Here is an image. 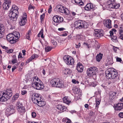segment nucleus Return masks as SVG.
<instances>
[{"label": "nucleus", "mask_w": 123, "mask_h": 123, "mask_svg": "<svg viewBox=\"0 0 123 123\" xmlns=\"http://www.w3.org/2000/svg\"><path fill=\"white\" fill-rule=\"evenodd\" d=\"M32 87L37 90H41L43 89L44 87L43 84L40 81L39 82L32 83Z\"/></svg>", "instance_id": "8"}, {"label": "nucleus", "mask_w": 123, "mask_h": 123, "mask_svg": "<svg viewBox=\"0 0 123 123\" xmlns=\"http://www.w3.org/2000/svg\"><path fill=\"white\" fill-rule=\"evenodd\" d=\"M104 24L106 27L109 28H111V21L109 19L105 20L104 21Z\"/></svg>", "instance_id": "18"}, {"label": "nucleus", "mask_w": 123, "mask_h": 123, "mask_svg": "<svg viewBox=\"0 0 123 123\" xmlns=\"http://www.w3.org/2000/svg\"><path fill=\"white\" fill-rule=\"evenodd\" d=\"M0 32L3 33L5 32V27L3 24H0Z\"/></svg>", "instance_id": "36"}, {"label": "nucleus", "mask_w": 123, "mask_h": 123, "mask_svg": "<svg viewBox=\"0 0 123 123\" xmlns=\"http://www.w3.org/2000/svg\"><path fill=\"white\" fill-rule=\"evenodd\" d=\"M115 2V0H109L108 1L107 3V7L110 9L111 8H115L116 5H117Z\"/></svg>", "instance_id": "14"}, {"label": "nucleus", "mask_w": 123, "mask_h": 123, "mask_svg": "<svg viewBox=\"0 0 123 123\" xmlns=\"http://www.w3.org/2000/svg\"><path fill=\"white\" fill-rule=\"evenodd\" d=\"M63 122H64L65 123H70L71 122V120L68 118H63L62 119Z\"/></svg>", "instance_id": "37"}, {"label": "nucleus", "mask_w": 123, "mask_h": 123, "mask_svg": "<svg viewBox=\"0 0 123 123\" xmlns=\"http://www.w3.org/2000/svg\"><path fill=\"white\" fill-rule=\"evenodd\" d=\"M6 38L8 41L11 44L14 43L18 41V39L16 38L15 35L12 33L7 35Z\"/></svg>", "instance_id": "5"}, {"label": "nucleus", "mask_w": 123, "mask_h": 123, "mask_svg": "<svg viewBox=\"0 0 123 123\" xmlns=\"http://www.w3.org/2000/svg\"><path fill=\"white\" fill-rule=\"evenodd\" d=\"M16 106L18 107V108H20L23 107L22 105L20 102H18L16 104Z\"/></svg>", "instance_id": "43"}, {"label": "nucleus", "mask_w": 123, "mask_h": 123, "mask_svg": "<svg viewBox=\"0 0 123 123\" xmlns=\"http://www.w3.org/2000/svg\"><path fill=\"white\" fill-rule=\"evenodd\" d=\"M76 69L78 72L81 73L83 70L84 67L81 63L78 62L76 66Z\"/></svg>", "instance_id": "19"}, {"label": "nucleus", "mask_w": 123, "mask_h": 123, "mask_svg": "<svg viewBox=\"0 0 123 123\" xmlns=\"http://www.w3.org/2000/svg\"><path fill=\"white\" fill-rule=\"evenodd\" d=\"M18 11H15V12L10 11L9 16L10 19L12 21H16L18 17Z\"/></svg>", "instance_id": "9"}, {"label": "nucleus", "mask_w": 123, "mask_h": 123, "mask_svg": "<svg viewBox=\"0 0 123 123\" xmlns=\"http://www.w3.org/2000/svg\"><path fill=\"white\" fill-rule=\"evenodd\" d=\"M105 72L106 76L108 79H115L118 77V72L113 68H109Z\"/></svg>", "instance_id": "1"}, {"label": "nucleus", "mask_w": 123, "mask_h": 123, "mask_svg": "<svg viewBox=\"0 0 123 123\" xmlns=\"http://www.w3.org/2000/svg\"><path fill=\"white\" fill-rule=\"evenodd\" d=\"M37 104L39 106L41 107L44 106L45 104V102L44 101H41L40 99L37 101Z\"/></svg>", "instance_id": "27"}, {"label": "nucleus", "mask_w": 123, "mask_h": 123, "mask_svg": "<svg viewBox=\"0 0 123 123\" xmlns=\"http://www.w3.org/2000/svg\"><path fill=\"white\" fill-rule=\"evenodd\" d=\"M45 14L44 13H43L42 15H41L40 17V19L41 20V21H43V19L44 17Z\"/></svg>", "instance_id": "45"}, {"label": "nucleus", "mask_w": 123, "mask_h": 123, "mask_svg": "<svg viewBox=\"0 0 123 123\" xmlns=\"http://www.w3.org/2000/svg\"><path fill=\"white\" fill-rule=\"evenodd\" d=\"M1 46L3 49H5V50H6V49H7L8 47H6L4 46H3L2 45H1Z\"/></svg>", "instance_id": "64"}, {"label": "nucleus", "mask_w": 123, "mask_h": 123, "mask_svg": "<svg viewBox=\"0 0 123 123\" xmlns=\"http://www.w3.org/2000/svg\"><path fill=\"white\" fill-rule=\"evenodd\" d=\"M35 8V7L32 6L31 4H30L28 7V9L29 10H31V9H34Z\"/></svg>", "instance_id": "46"}, {"label": "nucleus", "mask_w": 123, "mask_h": 123, "mask_svg": "<svg viewBox=\"0 0 123 123\" xmlns=\"http://www.w3.org/2000/svg\"><path fill=\"white\" fill-rule=\"evenodd\" d=\"M15 107L13 105H11L9 107L6 109L5 113L9 115L13 114L15 112Z\"/></svg>", "instance_id": "15"}, {"label": "nucleus", "mask_w": 123, "mask_h": 123, "mask_svg": "<svg viewBox=\"0 0 123 123\" xmlns=\"http://www.w3.org/2000/svg\"><path fill=\"white\" fill-rule=\"evenodd\" d=\"M32 79H33V81L32 82V83H35V82H39L40 81L39 79L37 77L34 76L33 77Z\"/></svg>", "instance_id": "31"}, {"label": "nucleus", "mask_w": 123, "mask_h": 123, "mask_svg": "<svg viewBox=\"0 0 123 123\" xmlns=\"http://www.w3.org/2000/svg\"><path fill=\"white\" fill-rule=\"evenodd\" d=\"M52 6L51 5H50L49 6V8L48 9V12L49 13H51V12L52 9Z\"/></svg>", "instance_id": "53"}, {"label": "nucleus", "mask_w": 123, "mask_h": 123, "mask_svg": "<svg viewBox=\"0 0 123 123\" xmlns=\"http://www.w3.org/2000/svg\"><path fill=\"white\" fill-rule=\"evenodd\" d=\"M52 43V44L54 45H56L57 44V43L56 41L54 40H51V41Z\"/></svg>", "instance_id": "42"}, {"label": "nucleus", "mask_w": 123, "mask_h": 123, "mask_svg": "<svg viewBox=\"0 0 123 123\" xmlns=\"http://www.w3.org/2000/svg\"><path fill=\"white\" fill-rule=\"evenodd\" d=\"M97 100L98 99H96V107H97L98 106V105L100 103V100H98V101Z\"/></svg>", "instance_id": "47"}, {"label": "nucleus", "mask_w": 123, "mask_h": 123, "mask_svg": "<svg viewBox=\"0 0 123 123\" xmlns=\"http://www.w3.org/2000/svg\"><path fill=\"white\" fill-rule=\"evenodd\" d=\"M5 51L8 53H10L13 52V49H9L8 47L7 49H6Z\"/></svg>", "instance_id": "41"}, {"label": "nucleus", "mask_w": 123, "mask_h": 123, "mask_svg": "<svg viewBox=\"0 0 123 123\" xmlns=\"http://www.w3.org/2000/svg\"><path fill=\"white\" fill-rule=\"evenodd\" d=\"M38 57V56L34 54L32 55L28 60L26 62L28 63L31 61L32 60L34 59H36Z\"/></svg>", "instance_id": "26"}, {"label": "nucleus", "mask_w": 123, "mask_h": 123, "mask_svg": "<svg viewBox=\"0 0 123 123\" xmlns=\"http://www.w3.org/2000/svg\"><path fill=\"white\" fill-rule=\"evenodd\" d=\"M63 73L65 74H70L72 72V71L69 69H66L63 71Z\"/></svg>", "instance_id": "35"}, {"label": "nucleus", "mask_w": 123, "mask_h": 123, "mask_svg": "<svg viewBox=\"0 0 123 123\" xmlns=\"http://www.w3.org/2000/svg\"><path fill=\"white\" fill-rule=\"evenodd\" d=\"M12 95V91L11 89H8L5 92L0 93V101L4 102L6 101Z\"/></svg>", "instance_id": "2"}, {"label": "nucleus", "mask_w": 123, "mask_h": 123, "mask_svg": "<svg viewBox=\"0 0 123 123\" xmlns=\"http://www.w3.org/2000/svg\"><path fill=\"white\" fill-rule=\"evenodd\" d=\"M95 6L92 3H90L86 4V6L85 7V9L87 11L93 10L94 9Z\"/></svg>", "instance_id": "17"}, {"label": "nucleus", "mask_w": 123, "mask_h": 123, "mask_svg": "<svg viewBox=\"0 0 123 123\" xmlns=\"http://www.w3.org/2000/svg\"><path fill=\"white\" fill-rule=\"evenodd\" d=\"M17 109L18 112L21 115L24 114L25 111V108L23 106L20 108H17Z\"/></svg>", "instance_id": "25"}, {"label": "nucleus", "mask_w": 123, "mask_h": 123, "mask_svg": "<svg viewBox=\"0 0 123 123\" xmlns=\"http://www.w3.org/2000/svg\"><path fill=\"white\" fill-rule=\"evenodd\" d=\"M11 5H9L8 3L4 2L3 5V9L5 10H7Z\"/></svg>", "instance_id": "28"}, {"label": "nucleus", "mask_w": 123, "mask_h": 123, "mask_svg": "<svg viewBox=\"0 0 123 123\" xmlns=\"http://www.w3.org/2000/svg\"><path fill=\"white\" fill-rule=\"evenodd\" d=\"M40 35H41V37L42 38H44L43 35V29H41L39 33L38 34V37H40Z\"/></svg>", "instance_id": "39"}, {"label": "nucleus", "mask_w": 123, "mask_h": 123, "mask_svg": "<svg viewBox=\"0 0 123 123\" xmlns=\"http://www.w3.org/2000/svg\"><path fill=\"white\" fill-rule=\"evenodd\" d=\"M26 34L31 35V32L30 30H29L27 32Z\"/></svg>", "instance_id": "56"}, {"label": "nucleus", "mask_w": 123, "mask_h": 123, "mask_svg": "<svg viewBox=\"0 0 123 123\" xmlns=\"http://www.w3.org/2000/svg\"><path fill=\"white\" fill-rule=\"evenodd\" d=\"M50 83L52 87L59 88H62L63 87L62 81L58 78H56L53 79L50 81Z\"/></svg>", "instance_id": "3"}, {"label": "nucleus", "mask_w": 123, "mask_h": 123, "mask_svg": "<svg viewBox=\"0 0 123 123\" xmlns=\"http://www.w3.org/2000/svg\"><path fill=\"white\" fill-rule=\"evenodd\" d=\"M31 115L32 117L33 118H34L36 116V114L35 112H33L32 113Z\"/></svg>", "instance_id": "52"}, {"label": "nucleus", "mask_w": 123, "mask_h": 123, "mask_svg": "<svg viewBox=\"0 0 123 123\" xmlns=\"http://www.w3.org/2000/svg\"><path fill=\"white\" fill-rule=\"evenodd\" d=\"M63 59L64 62L68 65H73L74 62V59L69 56H64Z\"/></svg>", "instance_id": "7"}, {"label": "nucleus", "mask_w": 123, "mask_h": 123, "mask_svg": "<svg viewBox=\"0 0 123 123\" xmlns=\"http://www.w3.org/2000/svg\"><path fill=\"white\" fill-rule=\"evenodd\" d=\"M56 9L58 12L64 13L67 15H68L69 14V12L68 10L62 5H57L56 6Z\"/></svg>", "instance_id": "6"}, {"label": "nucleus", "mask_w": 123, "mask_h": 123, "mask_svg": "<svg viewBox=\"0 0 123 123\" xmlns=\"http://www.w3.org/2000/svg\"><path fill=\"white\" fill-rule=\"evenodd\" d=\"M17 61H18L16 59H15L12 60V62L13 64H14L17 63Z\"/></svg>", "instance_id": "51"}, {"label": "nucleus", "mask_w": 123, "mask_h": 123, "mask_svg": "<svg viewBox=\"0 0 123 123\" xmlns=\"http://www.w3.org/2000/svg\"><path fill=\"white\" fill-rule=\"evenodd\" d=\"M119 117L121 118H123V112H121L119 113Z\"/></svg>", "instance_id": "50"}, {"label": "nucleus", "mask_w": 123, "mask_h": 123, "mask_svg": "<svg viewBox=\"0 0 123 123\" xmlns=\"http://www.w3.org/2000/svg\"><path fill=\"white\" fill-rule=\"evenodd\" d=\"M19 97V94L18 93H16L13 96L12 99L14 100H16Z\"/></svg>", "instance_id": "40"}, {"label": "nucleus", "mask_w": 123, "mask_h": 123, "mask_svg": "<svg viewBox=\"0 0 123 123\" xmlns=\"http://www.w3.org/2000/svg\"><path fill=\"white\" fill-rule=\"evenodd\" d=\"M57 108L59 110L61 111H63L62 112L67 111V109L65 106H62L61 105H58L57 106Z\"/></svg>", "instance_id": "22"}, {"label": "nucleus", "mask_w": 123, "mask_h": 123, "mask_svg": "<svg viewBox=\"0 0 123 123\" xmlns=\"http://www.w3.org/2000/svg\"><path fill=\"white\" fill-rule=\"evenodd\" d=\"M123 107V103L120 102L118 103L115 107V109L116 110H120L122 109Z\"/></svg>", "instance_id": "23"}, {"label": "nucleus", "mask_w": 123, "mask_h": 123, "mask_svg": "<svg viewBox=\"0 0 123 123\" xmlns=\"http://www.w3.org/2000/svg\"><path fill=\"white\" fill-rule=\"evenodd\" d=\"M22 54L21 53H19V55L18 56V58H22Z\"/></svg>", "instance_id": "60"}, {"label": "nucleus", "mask_w": 123, "mask_h": 123, "mask_svg": "<svg viewBox=\"0 0 123 123\" xmlns=\"http://www.w3.org/2000/svg\"><path fill=\"white\" fill-rule=\"evenodd\" d=\"M21 92V93L23 95H24L27 93L26 91L25 90H23Z\"/></svg>", "instance_id": "59"}, {"label": "nucleus", "mask_w": 123, "mask_h": 123, "mask_svg": "<svg viewBox=\"0 0 123 123\" xmlns=\"http://www.w3.org/2000/svg\"><path fill=\"white\" fill-rule=\"evenodd\" d=\"M93 35L96 38L100 37L103 36V30H96L94 31Z\"/></svg>", "instance_id": "13"}, {"label": "nucleus", "mask_w": 123, "mask_h": 123, "mask_svg": "<svg viewBox=\"0 0 123 123\" xmlns=\"http://www.w3.org/2000/svg\"><path fill=\"white\" fill-rule=\"evenodd\" d=\"M82 28H87L88 26V24L87 22L85 21H82Z\"/></svg>", "instance_id": "33"}, {"label": "nucleus", "mask_w": 123, "mask_h": 123, "mask_svg": "<svg viewBox=\"0 0 123 123\" xmlns=\"http://www.w3.org/2000/svg\"><path fill=\"white\" fill-rule=\"evenodd\" d=\"M27 15L26 13L24 14L23 16H22L20 17L19 20V23L21 26L25 25L26 23Z\"/></svg>", "instance_id": "11"}, {"label": "nucleus", "mask_w": 123, "mask_h": 123, "mask_svg": "<svg viewBox=\"0 0 123 123\" xmlns=\"http://www.w3.org/2000/svg\"><path fill=\"white\" fill-rule=\"evenodd\" d=\"M82 21L80 20H76L74 23V26L76 28L78 29L82 28Z\"/></svg>", "instance_id": "16"}, {"label": "nucleus", "mask_w": 123, "mask_h": 123, "mask_svg": "<svg viewBox=\"0 0 123 123\" xmlns=\"http://www.w3.org/2000/svg\"><path fill=\"white\" fill-rule=\"evenodd\" d=\"M63 102L67 105H68L71 102L69 97H64L63 98Z\"/></svg>", "instance_id": "24"}, {"label": "nucleus", "mask_w": 123, "mask_h": 123, "mask_svg": "<svg viewBox=\"0 0 123 123\" xmlns=\"http://www.w3.org/2000/svg\"><path fill=\"white\" fill-rule=\"evenodd\" d=\"M76 47L77 48H79L80 46V43H78V44H77L76 43Z\"/></svg>", "instance_id": "55"}, {"label": "nucleus", "mask_w": 123, "mask_h": 123, "mask_svg": "<svg viewBox=\"0 0 123 123\" xmlns=\"http://www.w3.org/2000/svg\"><path fill=\"white\" fill-rule=\"evenodd\" d=\"M53 21L55 22V24H54L57 26L59 23L62 22L63 20L62 17L57 15L54 16L53 18Z\"/></svg>", "instance_id": "10"}, {"label": "nucleus", "mask_w": 123, "mask_h": 123, "mask_svg": "<svg viewBox=\"0 0 123 123\" xmlns=\"http://www.w3.org/2000/svg\"><path fill=\"white\" fill-rule=\"evenodd\" d=\"M117 47H115V46H113V49L114 51L115 52H116L117 51Z\"/></svg>", "instance_id": "62"}, {"label": "nucleus", "mask_w": 123, "mask_h": 123, "mask_svg": "<svg viewBox=\"0 0 123 123\" xmlns=\"http://www.w3.org/2000/svg\"><path fill=\"white\" fill-rule=\"evenodd\" d=\"M116 61L117 62H121L122 61V60L120 58L117 57L116 58Z\"/></svg>", "instance_id": "54"}, {"label": "nucleus", "mask_w": 123, "mask_h": 123, "mask_svg": "<svg viewBox=\"0 0 123 123\" xmlns=\"http://www.w3.org/2000/svg\"><path fill=\"white\" fill-rule=\"evenodd\" d=\"M120 5L119 4H117V5H116V6H115V8H118L120 7Z\"/></svg>", "instance_id": "58"}, {"label": "nucleus", "mask_w": 123, "mask_h": 123, "mask_svg": "<svg viewBox=\"0 0 123 123\" xmlns=\"http://www.w3.org/2000/svg\"><path fill=\"white\" fill-rule=\"evenodd\" d=\"M40 94L36 93H34L31 96V99L34 103L37 104V101L40 99Z\"/></svg>", "instance_id": "12"}, {"label": "nucleus", "mask_w": 123, "mask_h": 123, "mask_svg": "<svg viewBox=\"0 0 123 123\" xmlns=\"http://www.w3.org/2000/svg\"><path fill=\"white\" fill-rule=\"evenodd\" d=\"M94 115V113L92 111H91L90 112L89 115L90 116H93Z\"/></svg>", "instance_id": "63"}, {"label": "nucleus", "mask_w": 123, "mask_h": 123, "mask_svg": "<svg viewBox=\"0 0 123 123\" xmlns=\"http://www.w3.org/2000/svg\"><path fill=\"white\" fill-rule=\"evenodd\" d=\"M103 54L100 53L98 55H97L96 57V60L98 62H99L102 59Z\"/></svg>", "instance_id": "30"}, {"label": "nucleus", "mask_w": 123, "mask_h": 123, "mask_svg": "<svg viewBox=\"0 0 123 123\" xmlns=\"http://www.w3.org/2000/svg\"><path fill=\"white\" fill-rule=\"evenodd\" d=\"M113 63L112 59H111L108 62V64L109 65H111Z\"/></svg>", "instance_id": "48"}, {"label": "nucleus", "mask_w": 123, "mask_h": 123, "mask_svg": "<svg viewBox=\"0 0 123 123\" xmlns=\"http://www.w3.org/2000/svg\"><path fill=\"white\" fill-rule=\"evenodd\" d=\"M110 33L111 37L112 40L113 41L116 40L117 38V37L115 35H114L113 33L112 32V31H110Z\"/></svg>", "instance_id": "29"}, {"label": "nucleus", "mask_w": 123, "mask_h": 123, "mask_svg": "<svg viewBox=\"0 0 123 123\" xmlns=\"http://www.w3.org/2000/svg\"><path fill=\"white\" fill-rule=\"evenodd\" d=\"M52 49V48L49 46H46L45 48V50L46 52L50 51Z\"/></svg>", "instance_id": "38"}, {"label": "nucleus", "mask_w": 123, "mask_h": 123, "mask_svg": "<svg viewBox=\"0 0 123 123\" xmlns=\"http://www.w3.org/2000/svg\"><path fill=\"white\" fill-rule=\"evenodd\" d=\"M31 35H28L27 34H26V39L28 40L30 39V36Z\"/></svg>", "instance_id": "57"}, {"label": "nucleus", "mask_w": 123, "mask_h": 123, "mask_svg": "<svg viewBox=\"0 0 123 123\" xmlns=\"http://www.w3.org/2000/svg\"><path fill=\"white\" fill-rule=\"evenodd\" d=\"M18 8L16 6L13 5L12 6V8L10 11L15 12L16 11H18Z\"/></svg>", "instance_id": "34"}, {"label": "nucleus", "mask_w": 123, "mask_h": 123, "mask_svg": "<svg viewBox=\"0 0 123 123\" xmlns=\"http://www.w3.org/2000/svg\"><path fill=\"white\" fill-rule=\"evenodd\" d=\"M119 34L120 35V38L123 40V25H121L119 26Z\"/></svg>", "instance_id": "20"}, {"label": "nucleus", "mask_w": 123, "mask_h": 123, "mask_svg": "<svg viewBox=\"0 0 123 123\" xmlns=\"http://www.w3.org/2000/svg\"><path fill=\"white\" fill-rule=\"evenodd\" d=\"M117 94V92H114L113 91L110 92L109 93L110 98L112 100L115 98Z\"/></svg>", "instance_id": "21"}, {"label": "nucleus", "mask_w": 123, "mask_h": 123, "mask_svg": "<svg viewBox=\"0 0 123 123\" xmlns=\"http://www.w3.org/2000/svg\"><path fill=\"white\" fill-rule=\"evenodd\" d=\"M15 35V36L16 37V38L17 39H18L20 37V34L18 32H16Z\"/></svg>", "instance_id": "44"}, {"label": "nucleus", "mask_w": 123, "mask_h": 123, "mask_svg": "<svg viewBox=\"0 0 123 123\" xmlns=\"http://www.w3.org/2000/svg\"><path fill=\"white\" fill-rule=\"evenodd\" d=\"M75 2L78 5L82 6L83 5L84 3L81 0H74Z\"/></svg>", "instance_id": "32"}, {"label": "nucleus", "mask_w": 123, "mask_h": 123, "mask_svg": "<svg viewBox=\"0 0 123 123\" xmlns=\"http://www.w3.org/2000/svg\"><path fill=\"white\" fill-rule=\"evenodd\" d=\"M17 68L16 66H13L12 68V72H13L14 71V70L16 68Z\"/></svg>", "instance_id": "61"}, {"label": "nucleus", "mask_w": 123, "mask_h": 123, "mask_svg": "<svg viewBox=\"0 0 123 123\" xmlns=\"http://www.w3.org/2000/svg\"><path fill=\"white\" fill-rule=\"evenodd\" d=\"M98 71V69L95 67H92L88 68L87 70V75L89 77L95 76Z\"/></svg>", "instance_id": "4"}, {"label": "nucleus", "mask_w": 123, "mask_h": 123, "mask_svg": "<svg viewBox=\"0 0 123 123\" xmlns=\"http://www.w3.org/2000/svg\"><path fill=\"white\" fill-rule=\"evenodd\" d=\"M5 2L6 3H8L9 5H11V0H4Z\"/></svg>", "instance_id": "49"}]
</instances>
